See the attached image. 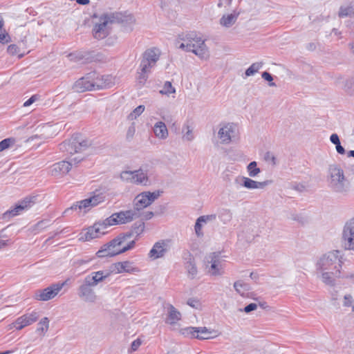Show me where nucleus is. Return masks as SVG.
I'll list each match as a JSON object with an SVG mask.
<instances>
[{"instance_id":"6ab92c4d","label":"nucleus","mask_w":354,"mask_h":354,"mask_svg":"<svg viewBox=\"0 0 354 354\" xmlns=\"http://www.w3.org/2000/svg\"><path fill=\"white\" fill-rule=\"evenodd\" d=\"M111 23L110 18L107 15L101 16L97 22H95L93 29V34L97 39L106 37L108 34V24Z\"/></svg>"},{"instance_id":"ddd939ff","label":"nucleus","mask_w":354,"mask_h":354,"mask_svg":"<svg viewBox=\"0 0 354 354\" xmlns=\"http://www.w3.org/2000/svg\"><path fill=\"white\" fill-rule=\"evenodd\" d=\"M66 281L63 283H53L51 286L37 290L35 294V299L39 301H48L53 299L66 284Z\"/></svg>"},{"instance_id":"f3484780","label":"nucleus","mask_w":354,"mask_h":354,"mask_svg":"<svg viewBox=\"0 0 354 354\" xmlns=\"http://www.w3.org/2000/svg\"><path fill=\"white\" fill-rule=\"evenodd\" d=\"M36 197L29 196L25 198L24 200L20 201L19 204L16 205L13 209L8 210L3 214V218H10L17 216L20 214L24 209L30 208L32 205L35 203Z\"/></svg>"},{"instance_id":"864d4df0","label":"nucleus","mask_w":354,"mask_h":354,"mask_svg":"<svg viewBox=\"0 0 354 354\" xmlns=\"http://www.w3.org/2000/svg\"><path fill=\"white\" fill-rule=\"evenodd\" d=\"M135 133H136V127H135V124L133 123L127 129V134H126L127 140H131L133 138Z\"/></svg>"},{"instance_id":"774afa93","label":"nucleus","mask_w":354,"mask_h":354,"mask_svg":"<svg viewBox=\"0 0 354 354\" xmlns=\"http://www.w3.org/2000/svg\"><path fill=\"white\" fill-rule=\"evenodd\" d=\"M232 0H219V2L218 3V6L219 7H221L223 6H226L231 3Z\"/></svg>"},{"instance_id":"2f4dec72","label":"nucleus","mask_w":354,"mask_h":354,"mask_svg":"<svg viewBox=\"0 0 354 354\" xmlns=\"http://www.w3.org/2000/svg\"><path fill=\"white\" fill-rule=\"evenodd\" d=\"M182 133L183 139L185 140L192 141L194 139L193 127L189 124V122H186L183 124Z\"/></svg>"},{"instance_id":"c9c22d12","label":"nucleus","mask_w":354,"mask_h":354,"mask_svg":"<svg viewBox=\"0 0 354 354\" xmlns=\"http://www.w3.org/2000/svg\"><path fill=\"white\" fill-rule=\"evenodd\" d=\"M330 142L335 145V148L337 150V152L339 154H344L345 153V149L341 145L339 136L337 133H333L330 137Z\"/></svg>"},{"instance_id":"e2e57ef3","label":"nucleus","mask_w":354,"mask_h":354,"mask_svg":"<svg viewBox=\"0 0 354 354\" xmlns=\"http://www.w3.org/2000/svg\"><path fill=\"white\" fill-rule=\"evenodd\" d=\"M257 308V305L254 303H251L244 308L243 311L246 313H249L253 310H255Z\"/></svg>"},{"instance_id":"0e129e2a","label":"nucleus","mask_w":354,"mask_h":354,"mask_svg":"<svg viewBox=\"0 0 354 354\" xmlns=\"http://www.w3.org/2000/svg\"><path fill=\"white\" fill-rule=\"evenodd\" d=\"M142 341L140 339H137L134 340L131 345V350L132 351H136L138 350L139 346L141 345Z\"/></svg>"},{"instance_id":"5701e85b","label":"nucleus","mask_w":354,"mask_h":354,"mask_svg":"<svg viewBox=\"0 0 354 354\" xmlns=\"http://www.w3.org/2000/svg\"><path fill=\"white\" fill-rule=\"evenodd\" d=\"M73 163L65 160L53 164L50 173L53 176H60L66 174L72 168Z\"/></svg>"},{"instance_id":"bb28decb","label":"nucleus","mask_w":354,"mask_h":354,"mask_svg":"<svg viewBox=\"0 0 354 354\" xmlns=\"http://www.w3.org/2000/svg\"><path fill=\"white\" fill-rule=\"evenodd\" d=\"M93 79L95 90L110 87L113 84L112 77L109 75H99L95 73Z\"/></svg>"},{"instance_id":"423d86ee","label":"nucleus","mask_w":354,"mask_h":354,"mask_svg":"<svg viewBox=\"0 0 354 354\" xmlns=\"http://www.w3.org/2000/svg\"><path fill=\"white\" fill-rule=\"evenodd\" d=\"M328 187L337 194H347L350 190V185L346 180L343 169L336 164L328 167Z\"/></svg>"},{"instance_id":"72a5a7b5","label":"nucleus","mask_w":354,"mask_h":354,"mask_svg":"<svg viewBox=\"0 0 354 354\" xmlns=\"http://www.w3.org/2000/svg\"><path fill=\"white\" fill-rule=\"evenodd\" d=\"M218 218L223 223L226 224L232 220V213L229 209H222L218 213Z\"/></svg>"},{"instance_id":"4468645a","label":"nucleus","mask_w":354,"mask_h":354,"mask_svg":"<svg viewBox=\"0 0 354 354\" xmlns=\"http://www.w3.org/2000/svg\"><path fill=\"white\" fill-rule=\"evenodd\" d=\"M342 243L345 250H354V218L347 221L344 226Z\"/></svg>"},{"instance_id":"f704fd0d","label":"nucleus","mask_w":354,"mask_h":354,"mask_svg":"<svg viewBox=\"0 0 354 354\" xmlns=\"http://www.w3.org/2000/svg\"><path fill=\"white\" fill-rule=\"evenodd\" d=\"M247 171L248 173L249 176L253 178L256 177L260 174L261 169L259 167H257V162L252 161L248 165Z\"/></svg>"},{"instance_id":"69168bd1","label":"nucleus","mask_w":354,"mask_h":354,"mask_svg":"<svg viewBox=\"0 0 354 354\" xmlns=\"http://www.w3.org/2000/svg\"><path fill=\"white\" fill-rule=\"evenodd\" d=\"M153 213L152 212H143L142 210V214L140 218L142 220H149L153 217Z\"/></svg>"},{"instance_id":"473e14b6","label":"nucleus","mask_w":354,"mask_h":354,"mask_svg":"<svg viewBox=\"0 0 354 354\" xmlns=\"http://www.w3.org/2000/svg\"><path fill=\"white\" fill-rule=\"evenodd\" d=\"M185 268L191 278H194L197 274V268L193 259L190 258L189 261L185 263Z\"/></svg>"},{"instance_id":"cd10ccee","label":"nucleus","mask_w":354,"mask_h":354,"mask_svg":"<svg viewBox=\"0 0 354 354\" xmlns=\"http://www.w3.org/2000/svg\"><path fill=\"white\" fill-rule=\"evenodd\" d=\"M198 334L195 338L198 339H209L218 337L220 333L214 329L207 328V327H198Z\"/></svg>"},{"instance_id":"1a4fd4ad","label":"nucleus","mask_w":354,"mask_h":354,"mask_svg":"<svg viewBox=\"0 0 354 354\" xmlns=\"http://www.w3.org/2000/svg\"><path fill=\"white\" fill-rule=\"evenodd\" d=\"M106 195L105 194L100 192H95L93 195L84 200L77 202L73 204L71 207L67 208L64 212V215H67L71 211L79 209H86L93 207H95L105 201Z\"/></svg>"},{"instance_id":"2eb2a0df","label":"nucleus","mask_w":354,"mask_h":354,"mask_svg":"<svg viewBox=\"0 0 354 354\" xmlns=\"http://www.w3.org/2000/svg\"><path fill=\"white\" fill-rule=\"evenodd\" d=\"M109 227L106 223V220L102 222L95 223L93 226L89 227L84 236H81L80 239L84 241H88L93 239L99 238L102 235L105 234Z\"/></svg>"},{"instance_id":"7ed1b4c3","label":"nucleus","mask_w":354,"mask_h":354,"mask_svg":"<svg viewBox=\"0 0 354 354\" xmlns=\"http://www.w3.org/2000/svg\"><path fill=\"white\" fill-rule=\"evenodd\" d=\"M182 42L179 44V48L187 52H192L202 59H207L209 57L208 48L205 44V40L197 36L194 32L187 34L180 38Z\"/></svg>"},{"instance_id":"052dcab7","label":"nucleus","mask_w":354,"mask_h":354,"mask_svg":"<svg viewBox=\"0 0 354 354\" xmlns=\"http://www.w3.org/2000/svg\"><path fill=\"white\" fill-rule=\"evenodd\" d=\"M39 99V95H33L24 103V106H25V107L29 106L30 105L33 104L35 102L37 101Z\"/></svg>"},{"instance_id":"de8ad7c7","label":"nucleus","mask_w":354,"mask_h":354,"mask_svg":"<svg viewBox=\"0 0 354 354\" xmlns=\"http://www.w3.org/2000/svg\"><path fill=\"white\" fill-rule=\"evenodd\" d=\"M144 229L145 223L143 222L136 223L132 226L131 232H129V234H131V236L132 235V234L139 235L144 231Z\"/></svg>"},{"instance_id":"8fccbe9b","label":"nucleus","mask_w":354,"mask_h":354,"mask_svg":"<svg viewBox=\"0 0 354 354\" xmlns=\"http://www.w3.org/2000/svg\"><path fill=\"white\" fill-rule=\"evenodd\" d=\"M97 285V280L93 278L91 275H88L85 277L82 286L90 287H94Z\"/></svg>"},{"instance_id":"79ce46f5","label":"nucleus","mask_w":354,"mask_h":354,"mask_svg":"<svg viewBox=\"0 0 354 354\" xmlns=\"http://www.w3.org/2000/svg\"><path fill=\"white\" fill-rule=\"evenodd\" d=\"M49 327V319L47 317H44L38 324L37 332L45 333Z\"/></svg>"},{"instance_id":"3c124183","label":"nucleus","mask_w":354,"mask_h":354,"mask_svg":"<svg viewBox=\"0 0 354 354\" xmlns=\"http://www.w3.org/2000/svg\"><path fill=\"white\" fill-rule=\"evenodd\" d=\"M10 41V37L8 32L2 28H0V43L7 44Z\"/></svg>"},{"instance_id":"603ef678","label":"nucleus","mask_w":354,"mask_h":354,"mask_svg":"<svg viewBox=\"0 0 354 354\" xmlns=\"http://www.w3.org/2000/svg\"><path fill=\"white\" fill-rule=\"evenodd\" d=\"M187 304L189 306L196 309H200L201 307L200 301L196 298H189L187 300Z\"/></svg>"},{"instance_id":"39448f33","label":"nucleus","mask_w":354,"mask_h":354,"mask_svg":"<svg viewBox=\"0 0 354 354\" xmlns=\"http://www.w3.org/2000/svg\"><path fill=\"white\" fill-rule=\"evenodd\" d=\"M182 42L179 44V48L187 52H192L202 59H207L209 57L208 48L205 44V40L197 36L194 32L187 34L180 38Z\"/></svg>"},{"instance_id":"a19ab883","label":"nucleus","mask_w":354,"mask_h":354,"mask_svg":"<svg viewBox=\"0 0 354 354\" xmlns=\"http://www.w3.org/2000/svg\"><path fill=\"white\" fill-rule=\"evenodd\" d=\"M176 89L169 81L165 82L162 88L160 91V93L169 96L170 94L175 93Z\"/></svg>"},{"instance_id":"a18cd8bd","label":"nucleus","mask_w":354,"mask_h":354,"mask_svg":"<svg viewBox=\"0 0 354 354\" xmlns=\"http://www.w3.org/2000/svg\"><path fill=\"white\" fill-rule=\"evenodd\" d=\"M205 224V223H203V221L200 218V217H198L196 219V223L194 225V230H195V233H196L197 237L203 236L204 234H203L202 229H203V226Z\"/></svg>"},{"instance_id":"e433bc0d","label":"nucleus","mask_w":354,"mask_h":354,"mask_svg":"<svg viewBox=\"0 0 354 354\" xmlns=\"http://www.w3.org/2000/svg\"><path fill=\"white\" fill-rule=\"evenodd\" d=\"M236 19V15L230 14L228 15L227 16H223V17L220 20V23L222 26L225 27H230L235 23Z\"/></svg>"},{"instance_id":"09e8293b","label":"nucleus","mask_w":354,"mask_h":354,"mask_svg":"<svg viewBox=\"0 0 354 354\" xmlns=\"http://www.w3.org/2000/svg\"><path fill=\"white\" fill-rule=\"evenodd\" d=\"M198 327H187L181 330L183 335L195 338L198 334Z\"/></svg>"},{"instance_id":"c03bdc74","label":"nucleus","mask_w":354,"mask_h":354,"mask_svg":"<svg viewBox=\"0 0 354 354\" xmlns=\"http://www.w3.org/2000/svg\"><path fill=\"white\" fill-rule=\"evenodd\" d=\"M354 14L353 8L351 6H342L339 11V17H350Z\"/></svg>"},{"instance_id":"dca6fc26","label":"nucleus","mask_w":354,"mask_h":354,"mask_svg":"<svg viewBox=\"0 0 354 354\" xmlns=\"http://www.w3.org/2000/svg\"><path fill=\"white\" fill-rule=\"evenodd\" d=\"M206 268L209 274L213 276L222 275L224 273L219 255L211 253L206 257Z\"/></svg>"},{"instance_id":"7c9ffc66","label":"nucleus","mask_w":354,"mask_h":354,"mask_svg":"<svg viewBox=\"0 0 354 354\" xmlns=\"http://www.w3.org/2000/svg\"><path fill=\"white\" fill-rule=\"evenodd\" d=\"M168 317L166 322L169 324H175L178 320L180 319V313L171 304L168 305Z\"/></svg>"},{"instance_id":"aec40b11","label":"nucleus","mask_w":354,"mask_h":354,"mask_svg":"<svg viewBox=\"0 0 354 354\" xmlns=\"http://www.w3.org/2000/svg\"><path fill=\"white\" fill-rule=\"evenodd\" d=\"M236 127L233 123L222 126L218 131V137L222 144H229L235 136Z\"/></svg>"},{"instance_id":"49530a36","label":"nucleus","mask_w":354,"mask_h":354,"mask_svg":"<svg viewBox=\"0 0 354 354\" xmlns=\"http://www.w3.org/2000/svg\"><path fill=\"white\" fill-rule=\"evenodd\" d=\"M133 176L134 171H124L120 174V178L124 182L133 183Z\"/></svg>"},{"instance_id":"412c9836","label":"nucleus","mask_w":354,"mask_h":354,"mask_svg":"<svg viewBox=\"0 0 354 354\" xmlns=\"http://www.w3.org/2000/svg\"><path fill=\"white\" fill-rule=\"evenodd\" d=\"M39 317V313L37 311H32L30 313H26L18 317L12 325L16 330H20L25 326H29L35 322Z\"/></svg>"},{"instance_id":"a211bd4d","label":"nucleus","mask_w":354,"mask_h":354,"mask_svg":"<svg viewBox=\"0 0 354 354\" xmlns=\"http://www.w3.org/2000/svg\"><path fill=\"white\" fill-rule=\"evenodd\" d=\"M95 75V73H91L87 74L85 77L79 79L74 84L73 89L78 93L95 90L93 79Z\"/></svg>"},{"instance_id":"bf43d9fd","label":"nucleus","mask_w":354,"mask_h":354,"mask_svg":"<svg viewBox=\"0 0 354 354\" xmlns=\"http://www.w3.org/2000/svg\"><path fill=\"white\" fill-rule=\"evenodd\" d=\"M262 78H263L265 80L270 82V83L269 85L270 86H275L276 84L274 82H271L273 80L272 76L271 74H270L268 72H263L261 75Z\"/></svg>"},{"instance_id":"5fc2aeb1","label":"nucleus","mask_w":354,"mask_h":354,"mask_svg":"<svg viewBox=\"0 0 354 354\" xmlns=\"http://www.w3.org/2000/svg\"><path fill=\"white\" fill-rule=\"evenodd\" d=\"M200 218L203 221V223H207L209 222L214 221L216 218V214H209V215H203L199 216Z\"/></svg>"},{"instance_id":"ea45409f","label":"nucleus","mask_w":354,"mask_h":354,"mask_svg":"<svg viewBox=\"0 0 354 354\" xmlns=\"http://www.w3.org/2000/svg\"><path fill=\"white\" fill-rule=\"evenodd\" d=\"M145 107L144 105H140L135 108L127 116L129 120H136L145 111Z\"/></svg>"},{"instance_id":"f03ea898","label":"nucleus","mask_w":354,"mask_h":354,"mask_svg":"<svg viewBox=\"0 0 354 354\" xmlns=\"http://www.w3.org/2000/svg\"><path fill=\"white\" fill-rule=\"evenodd\" d=\"M130 237L131 234H126L116 237L108 243L104 245L96 253L97 256L100 258L114 257L132 249L135 245L134 241L126 243V241Z\"/></svg>"},{"instance_id":"9d476101","label":"nucleus","mask_w":354,"mask_h":354,"mask_svg":"<svg viewBox=\"0 0 354 354\" xmlns=\"http://www.w3.org/2000/svg\"><path fill=\"white\" fill-rule=\"evenodd\" d=\"M159 196V192H142L133 200V208L132 209L136 212L138 216L140 218L142 214V210L149 206Z\"/></svg>"},{"instance_id":"20e7f679","label":"nucleus","mask_w":354,"mask_h":354,"mask_svg":"<svg viewBox=\"0 0 354 354\" xmlns=\"http://www.w3.org/2000/svg\"><path fill=\"white\" fill-rule=\"evenodd\" d=\"M182 42L179 44V48L187 52H192L202 59H207L209 57L208 48L205 44V40L197 36L194 32L187 34L180 38Z\"/></svg>"},{"instance_id":"c85d7f7f","label":"nucleus","mask_w":354,"mask_h":354,"mask_svg":"<svg viewBox=\"0 0 354 354\" xmlns=\"http://www.w3.org/2000/svg\"><path fill=\"white\" fill-rule=\"evenodd\" d=\"M337 84H341L343 89L349 95H354V77L347 79L343 77L337 78L336 80Z\"/></svg>"},{"instance_id":"13d9d810","label":"nucleus","mask_w":354,"mask_h":354,"mask_svg":"<svg viewBox=\"0 0 354 354\" xmlns=\"http://www.w3.org/2000/svg\"><path fill=\"white\" fill-rule=\"evenodd\" d=\"M84 157L82 155H77L75 157H71L67 162H72L73 166H77L82 160Z\"/></svg>"},{"instance_id":"b1692460","label":"nucleus","mask_w":354,"mask_h":354,"mask_svg":"<svg viewBox=\"0 0 354 354\" xmlns=\"http://www.w3.org/2000/svg\"><path fill=\"white\" fill-rule=\"evenodd\" d=\"M112 271L115 273H135L139 272V269L133 266V262L125 261L113 264Z\"/></svg>"},{"instance_id":"338daca9","label":"nucleus","mask_w":354,"mask_h":354,"mask_svg":"<svg viewBox=\"0 0 354 354\" xmlns=\"http://www.w3.org/2000/svg\"><path fill=\"white\" fill-rule=\"evenodd\" d=\"M266 160H271L273 165L277 164V159L274 157V156L270 153H267L266 155Z\"/></svg>"},{"instance_id":"a878e982","label":"nucleus","mask_w":354,"mask_h":354,"mask_svg":"<svg viewBox=\"0 0 354 354\" xmlns=\"http://www.w3.org/2000/svg\"><path fill=\"white\" fill-rule=\"evenodd\" d=\"M78 295L86 302L93 303L97 299V295L94 290L90 287L82 285L79 288Z\"/></svg>"},{"instance_id":"4be33fe9","label":"nucleus","mask_w":354,"mask_h":354,"mask_svg":"<svg viewBox=\"0 0 354 354\" xmlns=\"http://www.w3.org/2000/svg\"><path fill=\"white\" fill-rule=\"evenodd\" d=\"M234 181L248 189H263L270 184L268 180L259 182L245 176H237Z\"/></svg>"},{"instance_id":"f8f14e48","label":"nucleus","mask_w":354,"mask_h":354,"mask_svg":"<svg viewBox=\"0 0 354 354\" xmlns=\"http://www.w3.org/2000/svg\"><path fill=\"white\" fill-rule=\"evenodd\" d=\"M171 241L162 239L156 242L148 253V257L152 260L163 258L170 250Z\"/></svg>"},{"instance_id":"680f3d73","label":"nucleus","mask_w":354,"mask_h":354,"mask_svg":"<svg viewBox=\"0 0 354 354\" xmlns=\"http://www.w3.org/2000/svg\"><path fill=\"white\" fill-rule=\"evenodd\" d=\"M7 51L9 54L14 55L18 53L19 48L15 44H10L8 46Z\"/></svg>"},{"instance_id":"9b49d317","label":"nucleus","mask_w":354,"mask_h":354,"mask_svg":"<svg viewBox=\"0 0 354 354\" xmlns=\"http://www.w3.org/2000/svg\"><path fill=\"white\" fill-rule=\"evenodd\" d=\"M138 218L136 212L131 209L114 213L105 220L106 223L110 227L115 225L126 224Z\"/></svg>"},{"instance_id":"6e6552de","label":"nucleus","mask_w":354,"mask_h":354,"mask_svg":"<svg viewBox=\"0 0 354 354\" xmlns=\"http://www.w3.org/2000/svg\"><path fill=\"white\" fill-rule=\"evenodd\" d=\"M91 145V142L89 140L83 139L80 136L76 135L61 143L59 149L64 152L73 155L85 151Z\"/></svg>"},{"instance_id":"0eeeda50","label":"nucleus","mask_w":354,"mask_h":354,"mask_svg":"<svg viewBox=\"0 0 354 354\" xmlns=\"http://www.w3.org/2000/svg\"><path fill=\"white\" fill-rule=\"evenodd\" d=\"M160 57V51L157 48L147 50L141 59L139 71L138 72L137 81L140 85H144L147 82L149 74L151 69L156 66Z\"/></svg>"},{"instance_id":"58836bf2","label":"nucleus","mask_w":354,"mask_h":354,"mask_svg":"<svg viewBox=\"0 0 354 354\" xmlns=\"http://www.w3.org/2000/svg\"><path fill=\"white\" fill-rule=\"evenodd\" d=\"M263 66V62L253 63L245 72L246 77L254 75Z\"/></svg>"},{"instance_id":"4d7b16f0","label":"nucleus","mask_w":354,"mask_h":354,"mask_svg":"<svg viewBox=\"0 0 354 354\" xmlns=\"http://www.w3.org/2000/svg\"><path fill=\"white\" fill-rule=\"evenodd\" d=\"M91 275L97 280V283L108 276V274L104 275L103 271L94 272Z\"/></svg>"},{"instance_id":"37998d69","label":"nucleus","mask_w":354,"mask_h":354,"mask_svg":"<svg viewBox=\"0 0 354 354\" xmlns=\"http://www.w3.org/2000/svg\"><path fill=\"white\" fill-rule=\"evenodd\" d=\"M15 143V139L13 138H8L0 142V152L3 151L9 147L13 146Z\"/></svg>"},{"instance_id":"f257e3e1","label":"nucleus","mask_w":354,"mask_h":354,"mask_svg":"<svg viewBox=\"0 0 354 354\" xmlns=\"http://www.w3.org/2000/svg\"><path fill=\"white\" fill-rule=\"evenodd\" d=\"M342 256L339 250H332L323 254L317 261L316 268L322 274V281L333 286L335 278L340 277Z\"/></svg>"},{"instance_id":"4c0bfd02","label":"nucleus","mask_w":354,"mask_h":354,"mask_svg":"<svg viewBox=\"0 0 354 354\" xmlns=\"http://www.w3.org/2000/svg\"><path fill=\"white\" fill-rule=\"evenodd\" d=\"M234 288L239 295L243 296L249 290V285L241 281H238L234 283Z\"/></svg>"},{"instance_id":"c756f323","label":"nucleus","mask_w":354,"mask_h":354,"mask_svg":"<svg viewBox=\"0 0 354 354\" xmlns=\"http://www.w3.org/2000/svg\"><path fill=\"white\" fill-rule=\"evenodd\" d=\"M153 131L155 136L159 139L165 140L168 137V130L163 122L159 121L155 123Z\"/></svg>"},{"instance_id":"393cba45","label":"nucleus","mask_w":354,"mask_h":354,"mask_svg":"<svg viewBox=\"0 0 354 354\" xmlns=\"http://www.w3.org/2000/svg\"><path fill=\"white\" fill-rule=\"evenodd\" d=\"M133 184L142 186L150 185L151 182L148 176L147 171H145L142 169L134 170Z\"/></svg>"},{"instance_id":"6e6d98bb","label":"nucleus","mask_w":354,"mask_h":354,"mask_svg":"<svg viewBox=\"0 0 354 354\" xmlns=\"http://www.w3.org/2000/svg\"><path fill=\"white\" fill-rule=\"evenodd\" d=\"M353 299L351 295H346L344 296V306L346 307L352 306L353 311H354Z\"/></svg>"}]
</instances>
